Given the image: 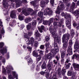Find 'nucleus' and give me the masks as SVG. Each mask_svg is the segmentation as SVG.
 Returning a JSON list of instances; mask_svg holds the SVG:
<instances>
[{
	"mask_svg": "<svg viewBox=\"0 0 79 79\" xmlns=\"http://www.w3.org/2000/svg\"><path fill=\"white\" fill-rule=\"evenodd\" d=\"M3 13L4 15H8V12L6 10H4L3 11Z\"/></svg>",
	"mask_w": 79,
	"mask_h": 79,
	"instance_id": "de8ad7c7",
	"label": "nucleus"
},
{
	"mask_svg": "<svg viewBox=\"0 0 79 79\" xmlns=\"http://www.w3.org/2000/svg\"><path fill=\"white\" fill-rule=\"evenodd\" d=\"M56 59L57 61H58V60H59V59L60 58V56L59 54H58L56 55Z\"/></svg>",
	"mask_w": 79,
	"mask_h": 79,
	"instance_id": "c03bdc74",
	"label": "nucleus"
},
{
	"mask_svg": "<svg viewBox=\"0 0 79 79\" xmlns=\"http://www.w3.org/2000/svg\"><path fill=\"white\" fill-rule=\"evenodd\" d=\"M70 37V35L68 33L64 35L62 37V43H64L63 45V49L65 50H66V49L68 47V40L69 39Z\"/></svg>",
	"mask_w": 79,
	"mask_h": 79,
	"instance_id": "f257e3e1",
	"label": "nucleus"
},
{
	"mask_svg": "<svg viewBox=\"0 0 79 79\" xmlns=\"http://www.w3.org/2000/svg\"><path fill=\"white\" fill-rule=\"evenodd\" d=\"M74 48L75 50H76V52L79 53V45L78 42L76 41L74 45Z\"/></svg>",
	"mask_w": 79,
	"mask_h": 79,
	"instance_id": "6e6552de",
	"label": "nucleus"
},
{
	"mask_svg": "<svg viewBox=\"0 0 79 79\" xmlns=\"http://www.w3.org/2000/svg\"><path fill=\"white\" fill-rule=\"evenodd\" d=\"M44 15L45 16H47V15H52L53 13V11L52 9L49 8H47L46 10L44 11Z\"/></svg>",
	"mask_w": 79,
	"mask_h": 79,
	"instance_id": "423d86ee",
	"label": "nucleus"
},
{
	"mask_svg": "<svg viewBox=\"0 0 79 79\" xmlns=\"http://www.w3.org/2000/svg\"><path fill=\"white\" fill-rule=\"evenodd\" d=\"M52 58L53 56H52V54L51 53H49L46 56V58L48 59H50V60H51V59H52Z\"/></svg>",
	"mask_w": 79,
	"mask_h": 79,
	"instance_id": "6ab92c4d",
	"label": "nucleus"
},
{
	"mask_svg": "<svg viewBox=\"0 0 79 79\" xmlns=\"http://www.w3.org/2000/svg\"><path fill=\"white\" fill-rule=\"evenodd\" d=\"M46 47H48L50 45V43L49 42L45 44Z\"/></svg>",
	"mask_w": 79,
	"mask_h": 79,
	"instance_id": "680f3d73",
	"label": "nucleus"
},
{
	"mask_svg": "<svg viewBox=\"0 0 79 79\" xmlns=\"http://www.w3.org/2000/svg\"><path fill=\"white\" fill-rule=\"evenodd\" d=\"M39 66H40V64L37 65L36 66V70L37 71H39Z\"/></svg>",
	"mask_w": 79,
	"mask_h": 79,
	"instance_id": "13d9d810",
	"label": "nucleus"
},
{
	"mask_svg": "<svg viewBox=\"0 0 79 79\" xmlns=\"http://www.w3.org/2000/svg\"><path fill=\"white\" fill-rule=\"evenodd\" d=\"M10 16L12 19H15L16 18V11L14 10L12 11Z\"/></svg>",
	"mask_w": 79,
	"mask_h": 79,
	"instance_id": "9d476101",
	"label": "nucleus"
},
{
	"mask_svg": "<svg viewBox=\"0 0 79 79\" xmlns=\"http://www.w3.org/2000/svg\"><path fill=\"white\" fill-rule=\"evenodd\" d=\"M36 37H39V35H40V33L39 32V31L38 30H36L35 32V34Z\"/></svg>",
	"mask_w": 79,
	"mask_h": 79,
	"instance_id": "7c9ffc66",
	"label": "nucleus"
},
{
	"mask_svg": "<svg viewBox=\"0 0 79 79\" xmlns=\"http://www.w3.org/2000/svg\"><path fill=\"white\" fill-rule=\"evenodd\" d=\"M54 1L55 0H50V2L51 5H53V3H54Z\"/></svg>",
	"mask_w": 79,
	"mask_h": 79,
	"instance_id": "774afa93",
	"label": "nucleus"
},
{
	"mask_svg": "<svg viewBox=\"0 0 79 79\" xmlns=\"http://www.w3.org/2000/svg\"><path fill=\"white\" fill-rule=\"evenodd\" d=\"M66 69H62V73H63L62 75L63 76H64V74H65V73H66Z\"/></svg>",
	"mask_w": 79,
	"mask_h": 79,
	"instance_id": "49530a36",
	"label": "nucleus"
},
{
	"mask_svg": "<svg viewBox=\"0 0 79 79\" xmlns=\"http://www.w3.org/2000/svg\"><path fill=\"white\" fill-rule=\"evenodd\" d=\"M24 18V16H22L21 15H19V19L20 21L23 20Z\"/></svg>",
	"mask_w": 79,
	"mask_h": 79,
	"instance_id": "473e14b6",
	"label": "nucleus"
},
{
	"mask_svg": "<svg viewBox=\"0 0 79 79\" xmlns=\"http://www.w3.org/2000/svg\"><path fill=\"white\" fill-rule=\"evenodd\" d=\"M48 26H50L51 24L53 22V18H50L48 21Z\"/></svg>",
	"mask_w": 79,
	"mask_h": 79,
	"instance_id": "5701e85b",
	"label": "nucleus"
},
{
	"mask_svg": "<svg viewBox=\"0 0 79 79\" xmlns=\"http://www.w3.org/2000/svg\"><path fill=\"white\" fill-rule=\"evenodd\" d=\"M70 65H71V63H69L68 64H67L66 66V69H69V67H70Z\"/></svg>",
	"mask_w": 79,
	"mask_h": 79,
	"instance_id": "5fc2aeb1",
	"label": "nucleus"
},
{
	"mask_svg": "<svg viewBox=\"0 0 79 79\" xmlns=\"http://www.w3.org/2000/svg\"><path fill=\"white\" fill-rule=\"evenodd\" d=\"M79 55L78 54L77 55L76 54H74L72 56V60H74V58L77 59V56Z\"/></svg>",
	"mask_w": 79,
	"mask_h": 79,
	"instance_id": "2f4dec72",
	"label": "nucleus"
},
{
	"mask_svg": "<svg viewBox=\"0 0 79 79\" xmlns=\"http://www.w3.org/2000/svg\"><path fill=\"white\" fill-rule=\"evenodd\" d=\"M32 20V19L30 17L27 18L25 19L24 21L26 23H28L30 21H31Z\"/></svg>",
	"mask_w": 79,
	"mask_h": 79,
	"instance_id": "b1692460",
	"label": "nucleus"
},
{
	"mask_svg": "<svg viewBox=\"0 0 79 79\" xmlns=\"http://www.w3.org/2000/svg\"><path fill=\"white\" fill-rule=\"evenodd\" d=\"M4 43L1 42L0 43V52L3 55H4L5 53H6L7 50L6 49L3 48L4 46Z\"/></svg>",
	"mask_w": 79,
	"mask_h": 79,
	"instance_id": "20e7f679",
	"label": "nucleus"
},
{
	"mask_svg": "<svg viewBox=\"0 0 79 79\" xmlns=\"http://www.w3.org/2000/svg\"><path fill=\"white\" fill-rule=\"evenodd\" d=\"M69 44L70 45H73V41H72V40H69Z\"/></svg>",
	"mask_w": 79,
	"mask_h": 79,
	"instance_id": "338daca9",
	"label": "nucleus"
},
{
	"mask_svg": "<svg viewBox=\"0 0 79 79\" xmlns=\"http://www.w3.org/2000/svg\"><path fill=\"white\" fill-rule=\"evenodd\" d=\"M49 40H50V38H49V37L46 36V39H45L46 41H48Z\"/></svg>",
	"mask_w": 79,
	"mask_h": 79,
	"instance_id": "69168bd1",
	"label": "nucleus"
},
{
	"mask_svg": "<svg viewBox=\"0 0 79 79\" xmlns=\"http://www.w3.org/2000/svg\"><path fill=\"white\" fill-rule=\"evenodd\" d=\"M3 5L5 8L6 9L8 8V2H9V0H3Z\"/></svg>",
	"mask_w": 79,
	"mask_h": 79,
	"instance_id": "9b49d317",
	"label": "nucleus"
},
{
	"mask_svg": "<svg viewBox=\"0 0 79 79\" xmlns=\"http://www.w3.org/2000/svg\"><path fill=\"white\" fill-rule=\"evenodd\" d=\"M32 54L33 56H35L36 57L39 56L38 55V53H37L36 52H35V51H34L33 52Z\"/></svg>",
	"mask_w": 79,
	"mask_h": 79,
	"instance_id": "e433bc0d",
	"label": "nucleus"
},
{
	"mask_svg": "<svg viewBox=\"0 0 79 79\" xmlns=\"http://www.w3.org/2000/svg\"><path fill=\"white\" fill-rule=\"evenodd\" d=\"M60 19V16L59 15H56L55 17V19L56 21H58Z\"/></svg>",
	"mask_w": 79,
	"mask_h": 79,
	"instance_id": "603ef678",
	"label": "nucleus"
},
{
	"mask_svg": "<svg viewBox=\"0 0 79 79\" xmlns=\"http://www.w3.org/2000/svg\"><path fill=\"white\" fill-rule=\"evenodd\" d=\"M54 47L55 49V52L57 53L58 52H59V49L58 48V47L57 44L55 42H54Z\"/></svg>",
	"mask_w": 79,
	"mask_h": 79,
	"instance_id": "dca6fc26",
	"label": "nucleus"
},
{
	"mask_svg": "<svg viewBox=\"0 0 79 79\" xmlns=\"http://www.w3.org/2000/svg\"><path fill=\"white\" fill-rule=\"evenodd\" d=\"M49 2V1L48 0H46V2H45L44 1H42L40 2V4L41 5H43V6H41L42 8H44L45 6V5H47L48 4V3Z\"/></svg>",
	"mask_w": 79,
	"mask_h": 79,
	"instance_id": "f8f14e48",
	"label": "nucleus"
},
{
	"mask_svg": "<svg viewBox=\"0 0 79 79\" xmlns=\"http://www.w3.org/2000/svg\"><path fill=\"white\" fill-rule=\"evenodd\" d=\"M24 13L25 16H28L29 14L32 15H34V11L32 9L29 8L27 9V11L24 12Z\"/></svg>",
	"mask_w": 79,
	"mask_h": 79,
	"instance_id": "39448f33",
	"label": "nucleus"
},
{
	"mask_svg": "<svg viewBox=\"0 0 79 79\" xmlns=\"http://www.w3.org/2000/svg\"><path fill=\"white\" fill-rule=\"evenodd\" d=\"M35 40H34V39L32 37H31V44H34V41Z\"/></svg>",
	"mask_w": 79,
	"mask_h": 79,
	"instance_id": "c9c22d12",
	"label": "nucleus"
},
{
	"mask_svg": "<svg viewBox=\"0 0 79 79\" xmlns=\"http://www.w3.org/2000/svg\"><path fill=\"white\" fill-rule=\"evenodd\" d=\"M12 73L14 77H15L16 79H18V75L16 74V72L12 71Z\"/></svg>",
	"mask_w": 79,
	"mask_h": 79,
	"instance_id": "bb28decb",
	"label": "nucleus"
},
{
	"mask_svg": "<svg viewBox=\"0 0 79 79\" xmlns=\"http://www.w3.org/2000/svg\"><path fill=\"white\" fill-rule=\"evenodd\" d=\"M27 50H28V51L31 52L32 51V47H30V46L27 47Z\"/></svg>",
	"mask_w": 79,
	"mask_h": 79,
	"instance_id": "37998d69",
	"label": "nucleus"
},
{
	"mask_svg": "<svg viewBox=\"0 0 79 79\" xmlns=\"http://www.w3.org/2000/svg\"><path fill=\"white\" fill-rule=\"evenodd\" d=\"M15 22H16L15 20H12L9 23L10 26H13L14 25V24L15 23Z\"/></svg>",
	"mask_w": 79,
	"mask_h": 79,
	"instance_id": "a878e982",
	"label": "nucleus"
},
{
	"mask_svg": "<svg viewBox=\"0 0 79 79\" xmlns=\"http://www.w3.org/2000/svg\"><path fill=\"white\" fill-rule=\"evenodd\" d=\"M59 6H60V8L61 10H64V8H65V7L64 6V4L62 2L59 1Z\"/></svg>",
	"mask_w": 79,
	"mask_h": 79,
	"instance_id": "2eb2a0df",
	"label": "nucleus"
},
{
	"mask_svg": "<svg viewBox=\"0 0 79 79\" xmlns=\"http://www.w3.org/2000/svg\"><path fill=\"white\" fill-rule=\"evenodd\" d=\"M11 69L12 70H13V68L11 67H10V68H7L6 69L7 70V72L8 74H11Z\"/></svg>",
	"mask_w": 79,
	"mask_h": 79,
	"instance_id": "412c9836",
	"label": "nucleus"
},
{
	"mask_svg": "<svg viewBox=\"0 0 79 79\" xmlns=\"http://www.w3.org/2000/svg\"><path fill=\"white\" fill-rule=\"evenodd\" d=\"M45 48V46L44 45H42L40 46V49H41V50H43L44 48Z\"/></svg>",
	"mask_w": 79,
	"mask_h": 79,
	"instance_id": "bf43d9fd",
	"label": "nucleus"
},
{
	"mask_svg": "<svg viewBox=\"0 0 79 79\" xmlns=\"http://www.w3.org/2000/svg\"><path fill=\"white\" fill-rule=\"evenodd\" d=\"M37 24V21L36 20H34L32 22V24L33 26H34L35 25H36V24Z\"/></svg>",
	"mask_w": 79,
	"mask_h": 79,
	"instance_id": "09e8293b",
	"label": "nucleus"
},
{
	"mask_svg": "<svg viewBox=\"0 0 79 79\" xmlns=\"http://www.w3.org/2000/svg\"><path fill=\"white\" fill-rule=\"evenodd\" d=\"M64 17L66 19L65 21L66 26L69 29H71V15L68 14H67L65 15Z\"/></svg>",
	"mask_w": 79,
	"mask_h": 79,
	"instance_id": "7ed1b4c3",
	"label": "nucleus"
},
{
	"mask_svg": "<svg viewBox=\"0 0 79 79\" xmlns=\"http://www.w3.org/2000/svg\"><path fill=\"white\" fill-rule=\"evenodd\" d=\"M43 24H44V25H47V24L48 25V21L45 20L43 21Z\"/></svg>",
	"mask_w": 79,
	"mask_h": 79,
	"instance_id": "58836bf2",
	"label": "nucleus"
},
{
	"mask_svg": "<svg viewBox=\"0 0 79 79\" xmlns=\"http://www.w3.org/2000/svg\"><path fill=\"white\" fill-rule=\"evenodd\" d=\"M38 45H39V43H38V42H35L34 43V46L35 47H37Z\"/></svg>",
	"mask_w": 79,
	"mask_h": 79,
	"instance_id": "a18cd8bd",
	"label": "nucleus"
},
{
	"mask_svg": "<svg viewBox=\"0 0 79 79\" xmlns=\"http://www.w3.org/2000/svg\"><path fill=\"white\" fill-rule=\"evenodd\" d=\"M57 73L58 77L59 78H60L61 77V74H62V72L61 68H58L57 71Z\"/></svg>",
	"mask_w": 79,
	"mask_h": 79,
	"instance_id": "ddd939ff",
	"label": "nucleus"
},
{
	"mask_svg": "<svg viewBox=\"0 0 79 79\" xmlns=\"http://www.w3.org/2000/svg\"><path fill=\"white\" fill-rule=\"evenodd\" d=\"M24 37L25 38H26V39L25 40V41L26 42H27V45H29L31 44V43H30V40H29V38L28 37V34H26L24 35Z\"/></svg>",
	"mask_w": 79,
	"mask_h": 79,
	"instance_id": "0eeeda50",
	"label": "nucleus"
},
{
	"mask_svg": "<svg viewBox=\"0 0 79 79\" xmlns=\"http://www.w3.org/2000/svg\"><path fill=\"white\" fill-rule=\"evenodd\" d=\"M42 69H45L47 68V64L45 63H44L41 66Z\"/></svg>",
	"mask_w": 79,
	"mask_h": 79,
	"instance_id": "72a5a7b5",
	"label": "nucleus"
},
{
	"mask_svg": "<svg viewBox=\"0 0 79 79\" xmlns=\"http://www.w3.org/2000/svg\"><path fill=\"white\" fill-rule=\"evenodd\" d=\"M63 20L62 19L60 20V21L59 22V23L58 24V26L59 27H61V26H62V24L63 23Z\"/></svg>",
	"mask_w": 79,
	"mask_h": 79,
	"instance_id": "f704fd0d",
	"label": "nucleus"
},
{
	"mask_svg": "<svg viewBox=\"0 0 79 79\" xmlns=\"http://www.w3.org/2000/svg\"><path fill=\"white\" fill-rule=\"evenodd\" d=\"M69 0H63V2L67 6H69L70 5V4L68 3Z\"/></svg>",
	"mask_w": 79,
	"mask_h": 79,
	"instance_id": "393cba45",
	"label": "nucleus"
},
{
	"mask_svg": "<svg viewBox=\"0 0 79 79\" xmlns=\"http://www.w3.org/2000/svg\"><path fill=\"white\" fill-rule=\"evenodd\" d=\"M33 63V61H32V59L31 58H30L28 60V63H31V64H32Z\"/></svg>",
	"mask_w": 79,
	"mask_h": 79,
	"instance_id": "a19ab883",
	"label": "nucleus"
},
{
	"mask_svg": "<svg viewBox=\"0 0 79 79\" xmlns=\"http://www.w3.org/2000/svg\"><path fill=\"white\" fill-rule=\"evenodd\" d=\"M40 1V0H34V1L30 2L31 5H33V6L35 7L36 2H38Z\"/></svg>",
	"mask_w": 79,
	"mask_h": 79,
	"instance_id": "a211bd4d",
	"label": "nucleus"
},
{
	"mask_svg": "<svg viewBox=\"0 0 79 79\" xmlns=\"http://www.w3.org/2000/svg\"><path fill=\"white\" fill-rule=\"evenodd\" d=\"M41 29H40V32H41V33H42L43 32V31L42 30H43V29H44V26L43 25H42L41 27Z\"/></svg>",
	"mask_w": 79,
	"mask_h": 79,
	"instance_id": "79ce46f5",
	"label": "nucleus"
},
{
	"mask_svg": "<svg viewBox=\"0 0 79 79\" xmlns=\"http://www.w3.org/2000/svg\"><path fill=\"white\" fill-rule=\"evenodd\" d=\"M61 32H62V28H60L59 29L58 33L59 34L61 35Z\"/></svg>",
	"mask_w": 79,
	"mask_h": 79,
	"instance_id": "3c124183",
	"label": "nucleus"
},
{
	"mask_svg": "<svg viewBox=\"0 0 79 79\" xmlns=\"http://www.w3.org/2000/svg\"><path fill=\"white\" fill-rule=\"evenodd\" d=\"M75 6H76V4L74 2H73L71 4L70 10L72 11H73L74 8H75Z\"/></svg>",
	"mask_w": 79,
	"mask_h": 79,
	"instance_id": "4be33fe9",
	"label": "nucleus"
},
{
	"mask_svg": "<svg viewBox=\"0 0 79 79\" xmlns=\"http://www.w3.org/2000/svg\"><path fill=\"white\" fill-rule=\"evenodd\" d=\"M66 50L62 51L61 50H60V53H61V58H64V56H65V55H66Z\"/></svg>",
	"mask_w": 79,
	"mask_h": 79,
	"instance_id": "f3484780",
	"label": "nucleus"
},
{
	"mask_svg": "<svg viewBox=\"0 0 79 79\" xmlns=\"http://www.w3.org/2000/svg\"><path fill=\"white\" fill-rule=\"evenodd\" d=\"M49 30L51 32H52V36L53 37L54 40L56 42H57L58 43L60 42V40L58 39V35H55V33L56 32V30L55 29L52 28V26H51L49 28Z\"/></svg>",
	"mask_w": 79,
	"mask_h": 79,
	"instance_id": "f03ea898",
	"label": "nucleus"
},
{
	"mask_svg": "<svg viewBox=\"0 0 79 79\" xmlns=\"http://www.w3.org/2000/svg\"><path fill=\"white\" fill-rule=\"evenodd\" d=\"M74 14L75 16H79V9L75 10L74 12Z\"/></svg>",
	"mask_w": 79,
	"mask_h": 79,
	"instance_id": "c85d7f7f",
	"label": "nucleus"
},
{
	"mask_svg": "<svg viewBox=\"0 0 79 79\" xmlns=\"http://www.w3.org/2000/svg\"><path fill=\"white\" fill-rule=\"evenodd\" d=\"M58 22H56L54 21L53 23V25L54 26H58V24H57Z\"/></svg>",
	"mask_w": 79,
	"mask_h": 79,
	"instance_id": "e2e57ef3",
	"label": "nucleus"
},
{
	"mask_svg": "<svg viewBox=\"0 0 79 79\" xmlns=\"http://www.w3.org/2000/svg\"><path fill=\"white\" fill-rule=\"evenodd\" d=\"M18 2L19 3H17L16 5L17 7L20 6V4H21V3H27V1L26 0H22L21 1H19Z\"/></svg>",
	"mask_w": 79,
	"mask_h": 79,
	"instance_id": "1a4fd4ad",
	"label": "nucleus"
},
{
	"mask_svg": "<svg viewBox=\"0 0 79 79\" xmlns=\"http://www.w3.org/2000/svg\"><path fill=\"white\" fill-rule=\"evenodd\" d=\"M44 14H43V12H40V16L41 18H43V15Z\"/></svg>",
	"mask_w": 79,
	"mask_h": 79,
	"instance_id": "6e6d98bb",
	"label": "nucleus"
},
{
	"mask_svg": "<svg viewBox=\"0 0 79 79\" xmlns=\"http://www.w3.org/2000/svg\"><path fill=\"white\" fill-rule=\"evenodd\" d=\"M8 77L10 79H14V78H13V76L12 75H9Z\"/></svg>",
	"mask_w": 79,
	"mask_h": 79,
	"instance_id": "0e129e2a",
	"label": "nucleus"
},
{
	"mask_svg": "<svg viewBox=\"0 0 79 79\" xmlns=\"http://www.w3.org/2000/svg\"><path fill=\"white\" fill-rule=\"evenodd\" d=\"M77 77H76V75L75 74L73 75L71 79H76Z\"/></svg>",
	"mask_w": 79,
	"mask_h": 79,
	"instance_id": "864d4df0",
	"label": "nucleus"
},
{
	"mask_svg": "<svg viewBox=\"0 0 79 79\" xmlns=\"http://www.w3.org/2000/svg\"><path fill=\"white\" fill-rule=\"evenodd\" d=\"M2 73L4 74H6V70L4 68H2Z\"/></svg>",
	"mask_w": 79,
	"mask_h": 79,
	"instance_id": "4d7b16f0",
	"label": "nucleus"
},
{
	"mask_svg": "<svg viewBox=\"0 0 79 79\" xmlns=\"http://www.w3.org/2000/svg\"><path fill=\"white\" fill-rule=\"evenodd\" d=\"M67 52L69 55H73L72 48H71V47H68V48Z\"/></svg>",
	"mask_w": 79,
	"mask_h": 79,
	"instance_id": "4468645a",
	"label": "nucleus"
},
{
	"mask_svg": "<svg viewBox=\"0 0 79 79\" xmlns=\"http://www.w3.org/2000/svg\"><path fill=\"white\" fill-rule=\"evenodd\" d=\"M31 23H29L27 25V30H29L30 29H31V27H32V26Z\"/></svg>",
	"mask_w": 79,
	"mask_h": 79,
	"instance_id": "cd10ccee",
	"label": "nucleus"
},
{
	"mask_svg": "<svg viewBox=\"0 0 79 79\" xmlns=\"http://www.w3.org/2000/svg\"><path fill=\"white\" fill-rule=\"evenodd\" d=\"M60 62L61 64H64V58H61V60H60Z\"/></svg>",
	"mask_w": 79,
	"mask_h": 79,
	"instance_id": "8fccbe9b",
	"label": "nucleus"
},
{
	"mask_svg": "<svg viewBox=\"0 0 79 79\" xmlns=\"http://www.w3.org/2000/svg\"><path fill=\"white\" fill-rule=\"evenodd\" d=\"M52 66H53L52 63H48V64L47 65V68L49 71L52 70Z\"/></svg>",
	"mask_w": 79,
	"mask_h": 79,
	"instance_id": "aec40b11",
	"label": "nucleus"
},
{
	"mask_svg": "<svg viewBox=\"0 0 79 79\" xmlns=\"http://www.w3.org/2000/svg\"><path fill=\"white\" fill-rule=\"evenodd\" d=\"M72 74V72L71 71H69L68 72V76H71V74Z\"/></svg>",
	"mask_w": 79,
	"mask_h": 79,
	"instance_id": "052dcab7",
	"label": "nucleus"
},
{
	"mask_svg": "<svg viewBox=\"0 0 79 79\" xmlns=\"http://www.w3.org/2000/svg\"><path fill=\"white\" fill-rule=\"evenodd\" d=\"M50 74L49 73H47L45 76V77L47 79H52L51 77H49Z\"/></svg>",
	"mask_w": 79,
	"mask_h": 79,
	"instance_id": "4c0bfd02",
	"label": "nucleus"
},
{
	"mask_svg": "<svg viewBox=\"0 0 79 79\" xmlns=\"http://www.w3.org/2000/svg\"><path fill=\"white\" fill-rule=\"evenodd\" d=\"M57 10L56 11V14H58V15H59L60 13V6H58L57 7Z\"/></svg>",
	"mask_w": 79,
	"mask_h": 79,
	"instance_id": "c756f323",
	"label": "nucleus"
},
{
	"mask_svg": "<svg viewBox=\"0 0 79 79\" xmlns=\"http://www.w3.org/2000/svg\"><path fill=\"white\" fill-rule=\"evenodd\" d=\"M74 30H73V29H72V31L71 32V35L72 37L74 36Z\"/></svg>",
	"mask_w": 79,
	"mask_h": 79,
	"instance_id": "ea45409f",
	"label": "nucleus"
}]
</instances>
